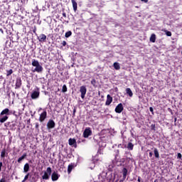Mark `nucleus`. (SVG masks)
Returning <instances> with one entry per match:
<instances>
[{"mask_svg": "<svg viewBox=\"0 0 182 182\" xmlns=\"http://www.w3.org/2000/svg\"><path fill=\"white\" fill-rule=\"evenodd\" d=\"M52 174V168L48 167L42 176L43 180H49L50 175Z\"/></svg>", "mask_w": 182, "mask_h": 182, "instance_id": "7ed1b4c3", "label": "nucleus"}, {"mask_svg": "<svg viewBox=\"0 0 182 182\" xmlns=\"http://www.w3.org/2000/svg\"><path fill=\"white\" fill-rule=\"evenodd\" d=\"M55 126H56L55 121H53V119H49L47 123V128L48 129H55Z\"/></svg>", "mask_w": 182, "mask_h": 182, "instance_id": "0eeeda50", "label": "nucleus"}, {"mask_svg": "<svg viewBox=\"0 0 182 182\" xmlns=\"http://www.w3.org/2000/svg\"><path fill=\"white\" fill-rule=\"evenodd\" d=\"M22 86V80L21 78H16L15 89H21Z\"/></svg>", "mask_w": 182, "mask_h": 182, "instance_id": "ddd939ff", "label": "nucleus"}, {"mask_svg": "<svg viewBox=\"0 0 182 182\" xmlns=\"http://www.w3.org/2000/svg\"><path fill=\"white\" fill-rule=\"evenodd\" d=\"M51 180L52 181H58L59 180V174L54 171L51 175Z\"/></svg>", "mask_w": 182, "mask_h": 182, "instance_id": "4468645a", "label": "nucleus"}, {"mask_svg": "<svg viewBox=\"0 0 182 182\" xmlns=\"http://www.w3.org/2000/svg\"><path fill=\"white\" fill-rule=\"evenodd\" d=\"M37 39L41 43H45V42H46V35L41 33L37 37Z\"/></svg>", "mask_w": 182, "mask_h": 182, "instance_id": "1a4fd4ad", "label": "nucleus"}, {"mask_svg": "<svg viewBox=\"0 0 182 182\" xmlns=\"http://www.w3.org/2000/svg\"><path fill=\"white\" fill-rule=\"evenodd\" d=\"M123 110H124V107H123V104L119 103L117 105V107H115V112L117 113H122V112H123Z\"/></svg>", "mask_w": 182, "mask_h": 182, "instance_id": "6e6552de", "label": "nucleus"}, {"mask_svg": "<svg viewBox=\"0 0 182 182\" xmlns=\"http://www.w3.org/2000/svg\"><path fill=\"white\" fill-rule=\"evenodd\" d=\"M97 154H102V149H99L98 151H97Z\"/></svg>", "mask_w": 182, "mask_h": 182, "instance_id": "ea45409f", "label": "nucleus"}, {"mask_svg": "<svg viewBox=\"0 0 182 182\" xmlns=\"http://www.w3.org/2000/svg\"><path fill=\"white\" fill-rule=\"evenodd\" d=\"M141 2H144V4H147L149 2V0H141Z\"/></svg>", "mask_w": 182, "mask_h": 182, "instance_id": "a18cd8bd", "label": "nucleus"}, {"mask_svg": "<svg viewBox=\"0 0 182 182\" xmlns=\"http://www.w3.org/2000/svg\"><path fill=\"white\" fill-rule=\"evenodd\" d=\"M33 33H36V29H33Z\"/></svg>", "mask_w": 182, "mask_h": 182, "instance_id": "3c124183", "label": "nucleus"}, {"mask_svg": "<svg viewBox=\"0 0 182 182\" xmlns=\"http://www.w3.org/2000/svg\"><path fill=\"white\" fill-rule=\"evenodd\" d=\"M0 32H1V33H4V30L2 28H0Z\"/></svg>", "mask_w": 182, "mask_h": 182, "instance_id": "8fccbe9b", "label": "nucleus"}, {"mask_svg": "<svg viewBox=\"0 0 182 182\" xmlns=\"http://www.w3.org/2000/svg\"><path fill=\"white\" fill-rule=\"evenodd\" d=\"M11 130H15V127H16V123L12 122L11 124L9 125Z\"/></svg>", "mask_w": 182, "mask_h": 182, "instance_id": "bb28decb", "label": "nucleus"}, {"mask_svg": "<svg viewBox=\"0 0 182 182\" xmlns=\"http://www.w3.org/2000/svg\"><path fill=\"white\" fill-rule=\"evenodd\" d=\"M141 178H140V176L138 177V182H141Z\"/></svg>", "mask_w": 182, "mask_h": 182, "instance_id": "de8ad7c7", "label": "nucleus"}, {"mask_svg": "<svg viewBox=\"0 0 182 182\" xmlns=\"http://www.w3.org/2000/svg\"><path fill=\"white\" fill-rule=\"evenodd\" d=\"M6 73H7V74H6V76L8 77V76H11V75H12L13 73H14V70H12V69H10V70H6Z\"/></svg>", "mask_w": 182, "mask_h": 182, "instance_id": "c85d7f7f", "label": "nucleus"}, {"mask_svg": "<svg viewBox=\"0 0 182 182\" xmlns=\"http://www.w3.org/2000/svg\"><path fill=\"white\" fill-rule=\"evenodd\" d=\"M165 33H166V36H171V31H165Z\"/></svg>", "mask_w": 182, "mask_h": 182, "instance_id": "f704fd0d", "label": "nucleus"}, {"mask_svg": "<svg viewBox=\"0 0 182 182\" xmlns=\"http://www.w3.org/2000/svg\"><path fill=\"white\" fill-rule=\"evenodd\" d=\"M71 1L73 4V10L75 12H76V11H77V3L75 0H71Z\"/></svg>", "mask_w": 182, "mask_h": 182, "instance_id": "6ab92c4d", "label": "nucleus"}, {"mask_svg": "<svg viewBox=\"0 0 182 182\" xmlns=\"http://www.w3.org/2000/svg\"><path fill=\"white\" fill-rule=\"evenodd\" d=\"M31 65H32V66H34V68H35L34 70H32V72H37V73H41L43 72V67H42V65H41V64L39 63V61H38V60L33 59Z\"/></svg>", "mask_w": 182, "mask_h": 182, "instance_id": "f257e3e1", "label": "nucleus"}, {"mask_svg": "<svg viewBox=\"0 0 182 182\" xmlns=\"http://www.w3.org/2000/svg\"><path fill=\"white\" fill-rule=\"evenodd\" d=\"M126 159L127 160H132V152L130 151H125Z\"/></svg>", "mask_w": 182, "mask_h": 182, "instance_id": "412c9836", "label": "nucleus"}, {"mask_svg": "<svg viewBox=\"0 0 182 182\" xmlns=\"http://www.w3.org/2000/svg\"><path fill=\"white\" fill-rule=\"evenodd\" d=\"M149 41L150 42H152V43H154V42H156V34H151Z\"/></svg>", "mask_w": 182, "mask_h": 182, "instance_id": "393cba45", "label": "nucleus"}, {"mask_svg": "<svg viewBox=\"0 0 182 182\" xmlns=\"http://www.w3.org/2000/svg\"><path fill=\"white\" fill-rule=\"evenodd\" d=\"M151 129L153 130L154 132H156V124H152L151 125Z\"/></svg>", "mask_w": 182, "mask_h": 182, "instance_id": "473e14b6", "label": "nucleus"}, {"mask_svg": "<svg viewBox=\"0 0 182 182\" xmlns=\"http://www.w3.org/2000/svg\"><path fill=\"white\" fill-rule=\"evenodd\" d=\"M126 93H127V95H129V97H133V92L132 91V90L130 88L126 89Z\"/></svg>", "mask_w": 182, "mask_h": 182, "instance_id": "4be33fe9", "label": "nucleus"}, {"mask_svg": "<svg viewBox=\"0 0 182 182\" xmlns=\"http://www.w3.org/2000/svg\"><path fill=\"white\" fill-rule=\"evenodd\" d=\"M62 92L63 93H66V92H68V87L66 86V85H64L63 86Z\"/></svg>", "mask_w": 182, "mask_h": 182, "instance_id": "c756f323", "label": "nucleus"}, {"mask_svg": "<svg viewBox=\"0 0 182 182\" xmlns=\"http://www.w3.org/2000/svg\"><path fill=\"white\" fill-rule=\"evenodd\" d=\"M112 102H113V97H111L110 95H107V100L105 102V106H110L112 104Z\"/></svg>", "mask_w": 182, "mask_h": 182, "instance_id": "9d476101", "label": "nucleus"}, {"mask_svg": "<svg viewBox=\"0 0 182 182\" xmlns=\"http://www.w3.org/2000/svg\"><path fill=\"white\" fill-rule=\"evenodd\" d=\"M62 45H63V46H66V42L65 41H63L62 42Z\"/></svg>", "mask_w": 182, "mask_h": 182, "instance_id": "37998d69", "label": "nucleus"}, {"mask_svg": "<svg viewBox=\"0 0 182 182\" xmlns=\"http://www.w3.org/2000/svg\"><path fill=\"white\" fill-rule=\"evenodd\" d=\"M65 36V38H70V36H72V31H69L66 32Z\"/></svg>", "mask_w": 182, "mask_h": 182, "instance_id": "7c9ffc66", "label": "nucleus"}, {"mask_svg": "<svg viewBox=\"0 0 182 182\" xmlns=\"http://www.w3.org/2000/svg\"><path fill=\"white\" fill-rule=\"evenodd\" d=\"M63 16L64 18H66V13H63Z\"/></svg>", "mask_w": 182, "mask_h": 182, "instance_id": "09e8293b", "label": "nucleus"}, {"mask_svg": "<svg viewBox=\"0 0 182 182\" xmlns=\"http://www.w3.org/2000/svg\"><path fill=\"white\" fill-rule=\"evenodd\" d=\"M149 157H153V152H149Z\"/></svg>", "mask_w": 182, "mask_h": 182, "instance_id": "49530a36", "label": "nucleus"}, {"mask_svg": "<svg viewBox=\"0 0 182 182\" xmlns=\"http://www.w3.org/2000/svg\"><path fill=\"white\" fill-rule=\"evenodd\" d=\"M91 85H92V86H96V80L95 79H92L91 80Z\"/></svg>", "mask_w": 182, "mask_h": 182, "instance_id": "72a5a7b5", "label": "nucleus"}, {"mask_svg": "<svg viewBox=\"0 0 182 182\" xmlns=\"http://www.w3.org/2000/svg\"><path fill=\"white\" fill-rule=\"evenodd\" d=\"M4 164H2V162H0V172L2 170V167H3Z\"/></svg>", "mask_w": 182, "mask_h": 182, "instance_id": "58836bf2", "label": "nucleus"}, {"mask_svg": "<svg viewBox=\"0 0 182 182\" xmlns=\"http://www.w3.org/2000/svg\"><path fill=\"white\" fill-rule=\"evenodd\" d=\"M28 171H29V164L26 163L23 166V173H28Z\"/></svg>", "mask_w": 182, "mask_h": 182, "instance_id": "5701e85b", "label": "nucleus"}, {"mask_svg": "<svg viewBox=\"0 0 182 182\" xmlns=\"http://www.w3.org/2000/svg\"><path fill=\"white\" fill-rule=\"evenodd\" d=\"M113 66L116 70H120V64L119 63H114Z\"/></svg>", "mask_w": 182, "mask_h": 182, "instance_id": "a878e982", "label": "nucleus"}, {"mask_svg": "<svg viewBox=\"0 0 182 182\" xmlns=\"http://www.w3.org/2000/svg\"><path fill=\"white\" fill-rule=\"evenodd\" d=\"M36 129H39V123H36Z\"/></svg>", "mask_w": 182, "mask_h": 182, "instance_id": "c03bdc74", "label": "nucleus"}, {"mask_svg": "<svg viewBox=\"0 0 182 182\" xmlns=\"http://www.w3.org/2000/svg\"><path fill=\"white\" fill-rule=\"evenodd\" d=\"M9 109L6 108L0 113V123H5L9 119Z\"/></svg>", "mask_w": 182, "mask_h": 182, "instance_id": "f03ea898", "label": "nucleus"}, {"mask_svg": "<svg viewBox=\"0 0 182 182\" xmlns=\"http://www.w3.org/2000/svg\"><path fill=\"white\" fill-rule=\"evenodd\" d=\"M80 92L81 93V98L85 99V96H86V92H87V89L86 86L82 85L80 87Z\"/></svg>", "mask_w": 182, "mask_h": 182, "instance_id": "39448f33", "label": "nucleus"}, {"mask_svg": "<svg viewBox=\"0 0 182 182\" xmlns=\"http://www.w3.org/2000/svg\"><path fill=\"white\" fill-rule=\"evenodd\" d=\"M46 117H48V112L45 110L40 114L39 122L41 123L45 122V119H46Z\"/></svg>", "mask_w": 182, "mask_h": 182, "instance_id": "423d86ee", "label": "nucleus"}, {"mask_svg": "<svg viewBox=\"0 0 182 182\" xmlns=\"http://www.w3.org/2000/svg\"><path fill=\"white\" fill-rule=\"evenodd\" d=\"M0 182H6V178H2L0 180Z\"/></svg>", "mask_w": 182, "mask_h": 182, "instance_id": "4c0bfd02", "label": "nucleus"}, {"mask_svg": "<svg viewBox=\"0 0 182 182\" xmlns=\"http://www.w3.org/2000/svg\"><path fill=\"white\" fill-rule=\"evenodd\" d=\"M26 153L23 154L20 158L18 159L17 161L18 163H21L22 160H24V159H26Z\"/></svg>", "mask_w": 182, "mask_h": 182, "instance_id": "b1692460", "label": "nucleus"}, {"mask_svg": "<svg viewBox=\"0 0 182 182\" xmlns=\"http://www.w3.org/2000/svg\"><path fill=\"white\" fill-rule=\"evenodd\" d=\"M149 111L152 113V114H154V109L152 108V107H149Z\"/></svg>", "mask_w": 182, "mask_h": 182, "instance_id": "c9c22d12", "label": "nucleus"}, {"mask_svg": "<svg viewBox=\"0 0 182 182\" xmlns=\"http://www.w3.org/2000/svg\"><path fill=\"white\" fill-rule=\"evenodd\" d=\"M73 168H75V164L74 163L70 164L68 166V173L70 174V173H72V171L73 170Z\"/></svg>", "mask_w": 182, "mask_h": 182, "instance_id": "f3484780", "label": "nucleus"}, {"mask_svg": "<svg viewBox=\"0 0 182 182\" xmlns=\"http://www.w3.org/2000/svg\"><path fill=\"white\" fill-rule=\"evenodd\" d=\"M6 150L5 149H2L1 152V159H4V157L6 156Z\"/></svg>", "mask_w": 182, "mask_h": 182, "instance_id": "cd10ccee", "label": "nucleus"}, {"mask_svg": "<svg viewBox=\"0 0 182 182\" xmlns=\"http://www.w3.org/2000/svg\"><path fill=\"white\" fill-rule=\"evenodd\" d=\"M39 95H41V93L38 91H33L31 94V99L33 100L38 99L39 97Z\"/></svg>", "mask_w": 182, "mask_h": 182, "instance_id": "2eb2a0df", "label": "nucleus"}, {"mask_svg": "<svg viewBox=\"0 0 182 182\" xmlns=\"http://www.w3.org/2000/svg\"><path fill=\"white\" fill-rule=\"evenodd\" d=\"M125 147L127 149V150L132 151L134 149V144H133L132 142H129Z\"/></svg>", "mask_w": 182, "mask_h": 182, "instance_id": "a211bd4d", "label": "nucleus"}, {"mask_svg": "<svg viewBox=\"0 0 182 182\" xmlns=\"http://www.w3.org/2000/svg\"><path fill=\"white\" fill-rule=\"evenodd\" d=\"M16 38H17V41H19V36H16Z\"/></svg>", "mask_w": 182, "mask_h": 182, "instance_id": "603ef678", "label": "nucleus"}, {"mask_svg": "<svg viewBox=\"0 0 182 182\" xmlns=\"http://www.w3.org/2000/svg\"><path fill=\"white\" fill-rule=\"evenodd\" d=\"M176 120H177V118H175V122H176Z\"/></svg>", "mask_w": 182, "mask_h": 182, "instance_id": "864d4df0", "label": "nucleus"}, {"mask_svg": "<svg viewBox=\"0 0 182 182\" xmlns=\"http://www.w3.org/2000/svg\"><path fill=\"white\" fill-rule=\"evenodd\" d=\"M92 129H90V127H87L83 132V137H85V139H87L89 136H92Z\"/></svg>", "mask_w": 182, "mask_h": 182, "instance_id": "20e7f679", "label": "nucleus"}, {"mask_svg": "<svg viewBox=\"0 0 182 182\" xmlns=\"http://www.w3.org/2000/svg\"><path fill=\"white\" fill-rule=\"evenodd\" d=\"M28 178H29V173H28L25 176L23 180L21 182H25V181H26V180H28Z\"/></svg>", "mask_w": 182, "mask_h": 182, "instance_id": "2f4dec72", "label": "nucleus"}, {"mask_svg": "<svg viewBox=\"0 0 182 182\" xmlns=\"http://www.w3.org/2000/svg\"><path fill=\"white\" fill-rule=\"evenodd\" d=\"M114 160L117 163H119L120 160V151L119 149H117L115 151V156H114Z\"/></svg>", "mask_w": 182, "mask_h": 182, "instance_id": "f8f14e48", "label": "nucleus"}, {"mask_svg": "<svg viewBox=\"0 0 182 182\" xmlns=\"http://www.w3.org/2000/svg\"><path fill=\"white\" fill-rule=\"evenodd\" d=\"M154 153L156 159H160V154H159V149L157 148L154 149Z\"/></svg>", "mask_w": 182, "mask_h": 182, "instance_id": "aec40b11", "label": "nucleus"}, {"mask_svg": "<svg viewBox=\"0 0 182 182\" xmlns=\"http://www.w3.org/2000/svg\"><path fill=\"white\" fill-rule=\"evenodd\" d=\"M128 172H129V171L127 170V168H124L122 169V180L123 181L126 180V178L127 177Z\"/></svg>", "mask_w": 182, "mask_h": 182, "instance_id": "dca6fc26", "label": "nucleus"}, {"mask_svg": "<svg viewBox=\"0 0 182 182\" xmlns=\"http://www.w3.org/2000/svg\"><path fill=\"white\" fill-rule=\"evenodd\" d=\"M177 159H180V160H181V159H182V155H181V153H178Z\"/></svg>", "mask_w": 182, "mask_h": 182, "instance_id": "e433bc0d", "label": "nucleus"}, {"mask_svg": "<svg viewBox=\"0 0 182 182\" xmlns=\"http://www.w3.org/2000/svg\"><path fill=\"white\" fill-rule=\"evenodd\" d=\"M68 144L69 146H74V147L77 148V144H76V139L70 138L68 139Z\"/></svg>", "mask_w": 182, "mask_h": 182, "instance_id": "9b49d317", "label": "nucleus"}, {"mask_svg": "<svg viewBox=\"0 0 182 182\" xmlns=\"http://www.w3.org/2000/svg\"><path fill=\"white\" fill-rule=\"evenodd\" d=\"M76 113V107L73 109V115L75 116V114Z\"/></svg>", "mask_w": 182, "mask_h": 182, "instance_id": "79ce46f5", "label": "nucleus"}, {"mask_svg": "<svg viewBox=\"0 0 182 182\" xmlns=\"http://www.w3.org/2000/svg\"><path fill=\"white\" fill-rule=\"evenodd\" d=\"M119 161H120L121 163H124V161H126V159H124V158H123L121 160H119Z\"/></svg>", "mask_w": 182, "mask_h": 182, "instance_id": "a19ab883", "label": "nucleus"}]
</instances>
